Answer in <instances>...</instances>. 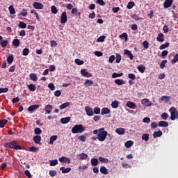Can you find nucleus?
Instances as JSON below:
<instances>
[{
    "label": "nucleus",
    "instance_id": "052dcab7",
    "mask_svg": "<svg viewBox=\"0 0 178 178\" xmlns=\"http://www.w3.org/2000/svg\"><path fill=\"white\" fill-rule=\"evenodd\" d=\"M169 47V42H167L165 44H163L159 47V49H165V48H168Z\"/></svg>",
    "mask_w": 178,
    "mask_h": 178
},
{
    "label": "nucleus",
    "instance_id": "ddd939ff",
    "mask_svg": "<svg viewBox=\"0 0 178 178\" xmlns=\"http://www.w3.org/2000/svg\"><path fill=\"white\" fill-rule=\"evenodd\" d=\"M156 41H158V42H163V41H165V35L162 33H159L157 35Z\"/></svg>",
    "mask_w": 178,
    "mask_h": 178
},
{
    "label": "nucleus",
    "instance_id": "e2e57ef3",
    "mask_svg": "<svg viewBox=\"0 0 178 178\" xmlns=\"http://www.w3.org/2000/svg\"><path fill=\"white\" fill-rule=\"evenodd\" d=\"M29 151L31 152H37L38 151V147H35L34 146H32L29 148Z\"/></svg>",
    "mask_w": 178,
    "mask_h": 178
},
{
    "label": "nucleus",
    "instance_id": "09e8293b",
    "mask_svg": "<svg viewBox=\"0 0 178 178\" xmlns=\"http://www.w3.org/2000/svg\"><path fill=\"white\" fill-rule=\"evenodd\" d=\"M28 88L29 90V91H35V85L31 83L28 86Z\"/></svg>",
    "mask_w": 178,
    "mask_h": 178
},
{
    "label": "nucleus",
    "instance_id": "49530a36",
    "mask_svg": "<svg viewBox=\"0 0 178 178\" xmlns=\"http://www.w3.org/2000/svg\"><path fill=\"white\" fill-rule=\"evenodd\" d=\"M168 118H169V115H168L167 113H163L161 115V118L163 120H168Z\"/></svg>",
    "mask_w": 178,
    "mask_h": 178
},
{
    "label": "nucleus",
    "instance_id": "13d9d810",
    "mask_svg": "<svg viewBox=\"0 0 178 178\" xmlns=\"http://www.w3.org/2000/svg\"><path fill=\"white\" fill-rule=\"evenodd\" d=\"M86 139L87 138H86L84 135H81L78 137V140H79V141H81L82 143H86Z\"/></svg>",
    "mask_w": 178,
    "mask_h": 178
},
{
    "label": "nucleus",
    "instance_id": "603ef678",
    "mask_svg": "<svg viewBox=\"0 0 178 178\" xmlns=\"http://www.w3.org/2000/svg\"><path fill=\"white\" fill-rule=\"evenodd\" d=\"M143 48H145V49H148V48L149 47V43L148 42V41H147V40L143 41Z\"/></svg>",
    "mask_w": 178,
    "mask_h": 178
},
{
    "label": "nucleus",
    "instance_id": "bf43d9fd",
    "mask_svg": "<svg viewBox=\"0 0 178 178\" xmlns=\"http://www.w3.org/2000/svg\"><path fill=\"white\" fill-rule=\"evenodd\" d=\"M75 63L76 65H79V66L81 65H84V61L83 60H81L79 58H76L75 59Z\"/></svg>",
    "mask_w": 178,
    "mask_h": 178
},
{
    "label": "nucleus",
    "instance_id": "412c9836",
    "mask_svg": "<svg viewBox=\"0 0 178 178\" xmlns=\"http://www.w3.org/2000/svg\"><path fill=\"white\" fill-rule=\"evenodd\" d=\"M111 113V110L106 107H104L101 111V115H108Z\"/></svg>",
    "mask_w": 178,
    "mask_h": 178
},
{
    "label": "nucleus",
    "instance_id": "a19ab883",
    "mask_svg": "<svg viewBox=\"0 0 178 178\" xmlns=\"http://www.w3.org/2000/svg\"><path fill=\"white\" fill-rule=\"evenodd\" d=\"M142 140H144V141H148V140H149V134H143L142 135Z\"/></svg>",
    "mask_w": 178,
    "mask_h": 178
},
{
    "label": "nucleus",
    "instance_id": "c9c22d12",
    "mask_svg": "<svg viewBox=\"0 0 178 178\" xmlns=\"http://www.w3.org/2000/svg\"><path fill=\"white\" fill-rule=\"evenodd\" d=\"M133 144H134L133 140H128L125 143L124 145L126 148H130L133 145Z\"/></svg>",
    "mask_w": 178,
    "mask_h": 178
},
{
    "label": "nucleus",
    "instance_id": "20e7f679",
    "mask_svg": "<svg viewBox=\"0 0 178 178\" xmlns=\"http://www.w3.org/2000/svg\"><path fill=\"white\" fill-rule=\"evenodd\" d=\"M169 112L170 113V119L172 120H176V118L178 119V111L175 107H171L169 109Z\"/></svg>",
    "mask_w": 178,
    "mask_h": 178
},
{
    "label": "nucleus",
    "instance_id": "a878e982",
    "mask_svg": "<svg viewBox=\"0 0 178 178\" xmlns=\"http://www.w3.org/2000/svg\"><path fill=\"white\" fill-rule=\"evenodd\" d=\"M80 161H83L84 159H87L88 158V154L86 153H81L79 154Z\"/></svg>",
    "mask_w": 178,
    "mask_h": 178
},
{
    "label": "nucleus",
    "instance_id": "f03ea898",
    "mask_svg": "<svg viewBox=\"0 0 178 178\" xmlns=\"http://www.w3.org/2000/svg\"><path fill=\"white\" fill-rule=\"evenodd\" d=\"M4 147H6V148L15 149L16 151H17V149H23L21 145H17V141L16 140H12L11 142L4 143Z\"/></svg>",
    "mask_w": 178,
    "mask_h": 178
},
{
    "label": "nucleus",
    "instance_id": "6e6d98bb",
    "mask_svg": "<svg viewBox=\"0 0 178 178\" xmlns=\"http://www.w3.org/2000/svg\"><path fill=\"white\" fill-rule=\"evenodd\" d=\"M31 13L35 15L38 22H40V16L38 15L35 10H31Z\"/></svg>",
    "mask_w": 178,
    "mask_h": 178
},
{
    "label": "nucleus",
    "instance_id": "58836bf2",
    "mask_svg": "<svg viewBox=\"0 0 178 178\" xmlns=\"http://www.w3.org/2000/svg\"><path fill=\"white\" fill-rule=\"evenodd\" d=\"M56 140H58V136L54 135L51 136L49 144L51 145L54 144V142L56 141Z\"/></svg>",
    "mask_w": 178,
    "mask_h": 178
},
{
    "label": "nucleus",
    "instance_id": "f257e3e1",
    "mask_svg": "<svg viewBox=\"0 0 178 178\" xmlns=\"http://www.w3.org/2000/svg\"><path fill=\"white\" fill-rule=\"evenodd\" d=\"M92 133L95 135H97V140L101 142H104L105 140H106V137H108V136H111V134H108V131L105 130V128L95 129Z\"/></svg>",
    "mask_w": 178,
    "mask_h": 178
},
{
    "label": "nucleus",
    "instance_id": "1a4fd4ad",
    "mask_svg": "<svg viewBox=\"0 0 178 178\" xmlns=\"http://www.w3.org/2000/svg\"><path fill=\"white\" fill-rule=\"evenodd\" d=\"M124 55L128 56V58H129L130 60H133L134 59V56L133 55V53L129 49H124Z\"/></svg>",
    "mask_w": 178,
    "mask_h": 178
},
{
    "label": "nucleus",
    "instance_id": "393cba45",
    "mask_svg": "<svg viewBox=\"0 0 178 178\" xmlns=\"http://www.w3.org/2000/svg\"><path fill=\"white\" fill-rule=\"evenodd\" d=\"M70 106V102H65L63 103V104L59 106L60 109L62 111L63 109H66V108Z\"/></svg>",
    "mask_w": 178,
    "mask_h": 178
},
{
    "label": "nucleus",
    "instance_id": "e433bc0d",
    "mask_svg": "<svg viewBox=\"0 0 178 178\" xmlns=\"http://www.w3.org/2000/svg\"><path fill=\"white\" fill-rule=\"evenodd\" d=\"M8 123V120H0V127L1 129H3L5 127V124Z\"/></svg>",
    "mask_w": 178,
    "mask_h": 178
},
{
    "label": "nucleus",
    "instance_id": "72a5a7b5",
    "mask_svg": "<svg viewBox=\"0 0 178 178\" xmlns=\"http://www.w3.org/2000/svg\"><path fill=\"white\" fill-rule=\"evenodd\" d=\"M161 101H165L166 104L170 101V96H162L161 97Z\"/></svg>",
    "mask_w": 178,
    "mask_h": 178
},
{
    "label": "nucleus",
    "instance_id": "79ce46f5",
    "mask_svg": "<svg viewBox=\"0 0 178 178\" xmlns=\"http://www.w3.org/2000/svg\"><path fill=\"white\" fill-rule=\"evenodd\" d=\"M122 76H123V73H119V74H118V73H116V72H113V74H112V78L113 79H116L117 77H122Z\"/></svg>",
    "mask_w": 178,
    "mask_h": 178
},
{
    "label": "nucleus",
    "instance_id": "37998d69",
    "mask_svg": "<svg viewBox=\"0 0 178 178\" xmlns=\"http://www.w3.org/2000/svg\"><path fill=\"white\" fill-rule=\"evenodd\" d=\"M92 84H94V81L89 80V79H86L84 82V86H88L89 87L92 86Z\"/></svg>",
    "mask_w": 178,
    "mask_h": 178
},
{
    "label": "nucleus",
    "instance_id": "2eb2a0df",
    "mask_svg": "<svg viewBox=\"0 0 178 178\" xmlns=\"http://www.w3.org/2000/svg\"><path fill=\"white\" fill-rule=\"evenodd\" d=\"M33 6L35 9H43L44 8V4H42L40 2H34L33 4Z\"/></svg>",
    "mask_w": 178,
    "mask_h": 178
},
{
    "label": "nucleus",
    "instance_id": "dca6fc26",
    "mask_svg": "<svg viewBox=\"0 0 178 178\" xmlns=\"http://www.w3.org/2000/svg\"><path fill=\"white\" fill-rule=\"evenodd\" d=\"M52 109H53V107H52V105L51 104H48L45 106V108H44V111L46 112L45 115H50L51 112H52Z\"/></svg>",
    "mask_w": 178,
    "mask_h": 178
},
{
    "label": "nucleus",
    "instance_id": "aec40b11",
    "mask_svg": "<svg viewBox=\"0 0 178 178\" xmlns=\"http://www.w3.org/2000/svg\"><path fill=\"white\" fill-rule=\"evenodd\" d=\"M60 122L63 124H66L70 122V117H65L60 119Z\"/></svg>",
    "mask_w": 178,
    "mask_h": 178
},
{
    "label": "nucleus",
    "instance_id": "6e6552de",
    "mask_svg": "<svg viewBox=\"0 0 178 178\" xmlns=\"http://www.w3.org/2000/svg\"><path fill=\"white\" fill-rule=\"evenodd\" d=\"M81 74L84 77H88H88H92V74L89 73L88 72H87V70H86V68H83V69L81 70Z\"/></svg>",
    "mask_w": 178,
    "mask_h": 178
},
{
    "label": "nucleus",
    "instance_id": "6ab92c4d",
    "mask_svg": "<svg viewBox=\"0 0 178 178\" xmlns=\"http://www.w3.org/2000/svg\"><path fill=\"white\" fill-rule=\"evenodd\" d=\"M33 141L35 144H41V136H35L33 137Z\"/></svg>",
    "mask_w": 178,
    "mask_h": 178
},
{
    "label": "nucleus",
    "instance_id": "cd10ccee",
    "mask_svg": "<svg viewBox=\"0 0 178 178\" xmlns=\"http://www.w3.org/2000/svg\"><path fill=\"white\" fill-rule=\"evenodd\" d=\"M60 170L62 171V173H69L70 170H72L71 168H65V167H61L60 168Z\"/></svg>",
    "mask_w": 178,
    "mask_h": 178
},
{
    "label": "nucleus",
    "instance_id": "864d4df0",
    "mask_svg": "<svg viewBox=\"0 0 178 178\" xmlns=\"http://www.w3.org/2000/svg\"><path fill=\"white\" fill-rule=\"evenodd\" d=\"M106 38V36L105 35H102V36H99L97 41V42H104V41H105V39Z\"/></svg>",
    "mask_w": 178,
    "mask_h": 178
},
{
    "label": "nucleus",
    "instance_id": "ea45409f",
    "mask_svg": "<svg viewBox=\"0 0 178 178\" xmlns=\"http://www.w3.org/2000/svg\"><path fill=\"white\" fill-rule=\"evenodd\" d=\"M121 60H122V56L120 55V54H116V57H115L116 63H120Z\"/></svg>",
    "mask_w": 178,
    "mask_h": 178
},
{
    "label": "nucleus",
    "instance_id": "680f3d73",
    "mask_svg": "<svg viewBox=\"0 0 178 178\" xmlns=\"http://www.w3.org/2000/svg\"><path fill=\"white\" fill-rule=\"evenodd\" d=\"M49 165L50 166H56V165H58V160L57 159L51 160L50 161Z\"/></svg>",
    "mask_w": 178,
    "mask_h": 178
},
{
    "label": "nucleus",
    "instance_id": "4d7b16f0",
    "mask_svg": "<svg viewBox=\"0 0 178 178\" xmlns=\"http://www.w3.org/2000/svg\"><path fill=\"white\" fill-rule=\"evenodd\" d=\"M29 54H30V50H29L28 48H25L23 49L22 55H24V56H27Z\"/></svg>",
    "mask_w": 178,
    "mask_h": 178
},
{
    "label": "nucleus",
    "instance_id": "f704fd0d",
    "mask_svg": "<svg viewBox=\"0 0 178 178\" xmlns=\"http://www.w3.org/2000/svg\"><path fill=\"white\" fill-rule=\"evenodd\" d=\"M137 69L140 73H144V72H145V66L143 65H138Z\"/></svg>",
    "mask_w": 178,
    "mask_h": 178
},
{
    "label": "nucleus",
    "instance_id": "bb28decb",
    "mask_svg": "<svg viewBox=\"0 0 178 178\" xmlns=\"http://www.w3.org/2000/svg\"><path fill=\"white\" fill-rule=\"evenodd\" d=\"M115 133L119 134L120 136H122L124 134V128H118L115 129Z\"/></svg>",
    "mask_w": 178,
    "mask_h": 178
},
{
    "label": "nucleus",
    "instance_id": "39448f33",
    "mask_svg": "<svg viewBox=\"0 0 178 178\" xmlns=\"http://www.w3.org/2000/svg\"><path fill=\"white\" fill-rule=\"evenodd\" d=\"M66 22H67V14L66 13V11H63L60 16V23H61V24H65Z\"/></svg>",
    "mask_w": 178,
    "mask_h": 178
},
{
    "label": "nucleus",
    "instance_id": "a211bd4d",
    "mask_svg": "<svg viewBox=\"0 0 178 178\" xmlns=\"http://www.w3.org/2000/svg\"><path fill=\"white\" fill-rule=\"evenodd\" d=\"M159 127H168L169 126V123L166 121H160L158 123Z\"/></svg>",
    "mask_w": 178,
    "mask_h": 178
},
{
    "label": "nucleus",
    "instance_id": "774afa93",
    "mask_svg": "<svg viewBox=\"0 0 178 178\" xmlns=\"http://www.w3.org/2000/svg\"><path fill=\"white\" fill-rule=\"evenodd\" d=\"M129 79H131V80H136V74L131 73L128 74Z\"/></svg>",
    "mask_w": 178,
    "mask_h": 178
},
{
    "label": "nucleus",
    "instance_id": "4c0bfd02",
    "mask_svg": "<svg viewBox=\"0 0 178 178\" xmlns=\"http://www.w3.org/2000/svg\"><path fill=\"white\" fill-rule=\"evenodd\" d=\"M136 6V3L134 1H129L127 6V9H133V7Z\"/></svg>",
    "mask_w": 178,
    "mask_h": 178
},
{
    "label": "nucleus",
    "instance_id": "0eeeda50",
    "mask_svg": "<svg viewBox=\"0 0 178 178\" xmlns=\"http://www.w3.org/2000/svg\"><path fill=\"white\" fill-rule=\"evenodd\" d=\"M9 42L8 40H3V37L0 36V45L1 48H6Z\"/></svg>",
    "mask_w": 178,
    "mask_h": 178
},
{
    "label": "nucleus",
    "instance_id": "9d476101",
    "mask_svg": "<svg viewBox=\"0 0 178 178\" xmlns=\"http://www.w3.org/2000/svg\"><path fill=\"white\" fill-rule=\"evenodd\" d=\"M172 3H173V0H165L163 3L164 9H168V8H170V6H172Z\"/></svg>",
    "mask_w": 178,
    "mask_h": 178
},
{
    "label": "nucleus",
    "instance_id": "8fccbe9b",
    "mask_svg": "<svg viewBox=\"0 0 178 178\" xmlns=\"http://www.w3.org/2000/svg\"><path fill=\"white\" fill-rule=\"evenodd\" d=\"M51 13H53L54 15H56V13H58V8H56V6H51Z\"/></svg>",
    "mask_w": 178,
    "mask_h": 178
},
{
    "label": "nucleus",
    "instance_id": "423d86ee",
    "mask_svg": "<svg viewBox=\"0 0 178 178\" xmlns=\"http://www.w3.org/2000/svg\"><path fill=\"white\" fill-rule=\"evenodd\" d=\"M85 111L87 116H94V110H92V108L90 106H86Z\"/></svg>",
    "mask_w": 178,
    "mask_h": 178
},
{
    "label": "nucleus",
    "instance_id": "3c124183",
    "mask_svg": "<svg viewBox=\"0 0 178 178\" xmlns=\"http://www.w3.org/2000/svg\"><path fill=\"white\" fill-rule=\"evenodd\" d=\"M8 10H10V15H15V13H16V10L12 5L9 6Z\"/></svg>",
    "mask_w": 178,
    "mask_h": 178
},
{
    "label": "nucleus",
    "instance_id": "4be33fe9",
    "mask_svg": "<svg viewBox=\"0 0 178 178\" xmlns=\"http://www.w3.org/2000/svg\"><path fill=\"white\" fill-rule=\"evenodd\" d=\"M114 82L118 86H123V84H126V81L123 79H115Z\"/></svg>",
    "mask_w": 178,
    "mask_h": 178
},
{
    "label": "nucleus",
    "instance_id": "de8ad7c7",
    "mask_svg": "<svg viewBox=\"0 0 178 178\" xmlns=\"http://www.w3.org/2000/svg\"><path fill=\"white\" fill-rule=\"evenodd\" d=\"M166 63H168V60H163L160 64L161 69H165Z\"/></svg>",
    "mask_w": 178,
    "mask_h": 178
},
{
    "label": "nucleus",
    "instance_id": "473e14b6",
    "mask_svg": "<svg viewBox=\"0 0 178 178\" xmlns=\"http://www.w3.org/2000/svg\"><path fill=\"white\" fill-rule=\"evenodd\" d=\"M111 106H112V108H113L114 109H116V108H119V102H118L117 100L113 101V102L111 103Z\"/></svg>",
    "mask_w": 178,
    "mask_h": 178
},
{
    "label": "nucleus",
    "instance_id": "4468645a",
    "mask_svg": "<svg viewBox=\"0 0 178 178\" xmlns=\"http://www.w3.org/2000/svg\"><path fill=\"white\" fill-rule=\"evenodd\" d=\"M141 103L142 105H145V106H151L152 105V102L148 99H143Z\"/></svg>",
    "mask_w": 178,
    "mask_h": 178
},
{
    "label": "nucleus",
    "instance_id": "338daca9",
    "mask_svg": "<svg viewBox=\"0 0 178 178\" xmlns=\"http://www.w3.org/2000/svg\"><path fill=\"white\" fill-rule=\"evenodd\" d=\"M158 126H159L158 124H156V122H152L151 125H150L151 129H156V127H158Z\"/></svg>",
    "mask_w": 178,
    "mask_h": 178
},
{
    "label": "nucleus",
    "instance_id": "c756f323",
    "mask_svg": "<svg viewBox=\"0 0 178 178\" xmlns=\"http://www.w3.org/2000/svg\"><path fill=\"white\" fill-rule=\"evenodd\" d=\"M99 162H102V163H109V159L106 158H104L102 156L99 157Z\"/></svg>",
    "mask_w": 178,
    "mask_h": 178
},
{
    "label": "nucleus",
    "instance_id": "5fc2aeb1",
    "mask_svg": "<svg viewBox=\"0 0 178 178\" xmlns=\"http://www.w3.org/2000/svg\"><path fill=\"white\" fill-rule=\"evenodd\" d=\"M18 27H19V29H26V27H27V24L20 22L18 24Z\"/></svg>",
    "mask_w": 178,
    "mask_h": 178
},
{
    "label": "nucleus",
    "instance_id": "b1692460",
    "mask_svg": "<svg viewBox=\"0 0 178 178\" xmlns=\"http://www.w3.org/2000/svg\"><path fill=\"white\" fill-rule=\"evenodd\" d=\"M162 131L159 130L158 131H154L153 134L154 138H158V137L162 136Z\"/></svg>",
    "mask_w": 178,
    "mask_h": 178
},
{
    "label": "nucleus",
    "instance_id": "0e129e2a",
    "mask_svg": "<svg viewBox=\"0 0 178 178\" xmlns=\"http://www.w3.org/2000/svg\"><path fill=\"white\" fill-rule=\"evenodd\" d=\"M34 133L35 134L38 135V134H41V133H42V131L40 128H35L34 129Z\"/></svg>",
    "mask_w": 178,
    "mask_h": 178
},
{
    "label": "nucleus",
    "instance_id": "5701e85b",
    "mask_svg": "<svg viewBox=\"0 0 178 178\" xmlns=\"http://www.w3.org/2000/svg\"><path fill=\"white\" fill-rule=\"evenodd\" d=\"M90 163H91L92 166H97V165L99 163L98 159H97V158L91 159Z\"/></svg>",
    "mask_w": 178,
    "mask_h": 178
},
{
    "label": "nucleus",
    "instance_id": "7ed1b4c3",
    "mask_svg": "<svg viewBox=\"0 0 178 178\" xmlns=\"http://www.w3.org/2000/svg\"><path fill=\"white\" fill-rule=\"evenodd\" d=\"M73 134H81V133H84L86 131V128L83 126V124H76L74 127L72 128L71 130Z\"/></svg>",
    "mask_w": 178,
    "mask_h": 178
},
{
    "label": "nucleus",
    "instance_id": "69168bd1",
    "mask_svg": "<svg viewBox=\"0 0 178 178\" xmlns=\"http://www.w3.org/2000/svg\"><path fill=\"white\" fill-rule=\"evenodd\" d=\"M7 62L8 63L10 64L13 62V56H9L8 58H7Z\"/></svg>",
    "mask_w": 178,
    "mask_h": 178
},
{
    "label": "nucleus",
    "instance_id": "c85d7f7f",
    "mask_svg": "<svg viewBox=\"0 0 178 178\" xmlns=\"http://www.w3.org/2000/svg\"><path fill=\"white\" fill-rule=\"evenodd\" d=\"M30 79L33 81H37L38 80V78L37 77V74L34 73H31L29 74Z\"/></svg>",
    "mask_w": 178,
    "mask_h": 178
},
{
    "label": "nucleus",
    "instance_id": "a18cd8bd",
    "mask_svg": "<svg viewBox=\"0 0 178 178\" xmlns=\"http://www.w3.org/2000/svg\"><path fill=\"white\" fill-rule=\"evenodd\" d=\"M177 62H178V54H176L174 56V58L171 60V63L172 65H175V63H177Z\"/></svg>",
    "mask_w": 178,
    "mask_h": 178
},
{
    "label": "nucleus",
    "instance_id": "2f4dec72",
    "mask_svg": "<svg viewBox=\"0 0 178 178\" xmlns=\"http://www.w3.org/2000/svg\"><path fill=\"white\" fill-rule=\"evenodd\" d=\"M13 45H14V47H16V48H17V47L20 45V40L19 39H14L13 40Z\"/></svg>",
    "mask_w": 178,
    "mask_h": 178
},
{
    "label": "nucleus",
    "instance_id": "c03bdc74",
    "mask_svg": "<svg viewBox=\"0 0 178 178\" xmlns=\"http://www.w3.org/2000/svg\"><path fill=\"white\" fill-rule=\"evenodd\" d=\"M93 113H95V115H99V113H101V108L99 107H95Z\"/></svg>",
    "mask_w": 178,
    "mask_h": 178
},
{
    "label": "nucleus",
    "instance_id": "f3484780",
    "mask_svg": "<svg viewBox=\"0 0 178 178\" xmlns=\"http://www.w3.org/2000/svg\"><path fill=\"white\" fill-rule=\"evenodd\" d=\"M38 108H40V105L38 104L31 105L28 108V112H33V111L38 109Z\"/></svg>",
    "mask_w": 178,
    "mask_h": 178
},
{
    "label": "nucleus",
    "instance_id": "f8f14e48",
    "mask_svg": "<svg viewBox=\"0 0 178 178\" xmlns=\"http://www.w3.org/2000/svg\"><path fill=\"white\" fill-rule=\"evenodd\" d=\"M126 105L127 108H129L130 109H136V108H137V105H136V103L131 101H128Z\"/></svg>",
    "mask_w": 178,
    "mask_h": 178
},
{
    "label": "nucleus",
    "instance_id": "9b49d317",
    "mask_svg": "<svg viewBox=\"0 0 178 178\" xmlns=\"http://www.w3.org/2000/svg\"><path fill=\"white\" fill-rule=\"evenodd\" d=\"M58 161L61 162V163H70V158L66 156L60 157Z\"/></svg>",
    "mask_w": 178,
    "mask_h": 178
},
{
    "label": "nucleus",
    "instance_id": "7c9ffc66",
    "mask_svg": "<svg viewBox=\"0 0 178 178\" xmlns=\"http://www.w3.org/2000/svg\"><path fill=\"white\" fill-rule=\"evenodd\" d=\"M100 172L101 173H102L103 175H108V169L106 168V167L105 166H102L100 168Z\"/></svg>",
    "mask_w": 178,
    "mask_h": 178
}]
</instances>
